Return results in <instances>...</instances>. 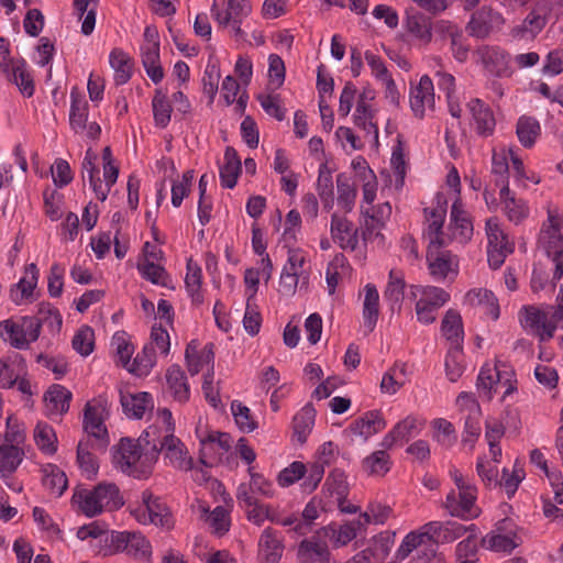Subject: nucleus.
<instances>
[{
  "label": "nucleus",
  "instance_id": "1",
  "mask_svg": "<svg viewBox=\"0 0 563 563\" xmlns=\"http://www.w3.org/2000/svg\"><path fill=\"white\" fill-rule=\"evenodd\" d=\"M474 528V525L467 528L455 521H430L402 539L396 558L402 561L416 551L420 563H428L435 556L439 543L453 542Z\"/></svg>",
  "mask_w": 563,
  "mask_h": 563
},
{
  "label": "nucleus",
  "instance_id": "2",
  "mask_svg": "<svg viewBox=\"0 0 563 563\" xmlns=\"http://www.w3.org/2000/svg\"><path fill=\"white\" fill-rule=\"evenodd\" d=\"M141 441L152 446L155 462L163 454L165 464L176 470L189 471L192 467V457L187 446L175 435V422L169 409L157 410L156 422L143 431Z\"/></svg>",
  "mask_w": 563,
  "mask_h": 563
},
{
  "label": "nucleus",
  "instance_id": "3",
  "mask_svg": "<svg viewBox=\"0 0 563 563\" xmlns=\"http://www.w3.org/2000/svg\"><path fill=\"white\" fill-rule=\"evenodd\" d=\"M122 505L120 490L112 483H100L91 489L77 487L71 497V507L89 518L119 509Z\"/></svg>",
  "mask_w": 563,
  "mask_h": 563
},
{
  "label": "nucleus",
  "instance_id": "4",
  "mask_svg": "<svg viewBox=\"0 0 563 563\" xmlns=\"http://www.w3.org/2000/svg\"><path fill=\"white\" fill-rule=\"evenodd\" d=\"M113 463L128 475L147 477L155 463V452H152V446L146 445L145 441H141V437L136 441L125 438L113 453Z\"/></svg>",
  "mask_w": 563,
  "mask_h": 563
},
{
  "label": "nucleus",
  "instance_id": "5",
  "mask_svg": "<svg viewBox=\"0 0 563 563\" xmlns=\"http://www.w3.org/2000/svg\"><path fill=\"white\" fill-rule=\"evenodd\" d=\"M408 298L416 301V314L419 322L431 324L437 311L450 300V294L435 286L410 285Z\"/></svg>",
  "mask_w": 563,
  "mask_h": 563
},
{
  "label": "nucleus",
  "instance_id": "6",
  "mask_svg": "<svg viewBox=\"0 0 563 563\" xmlns=\"http://www.w3.org/2000/svg\"><path fill=\"white\" fill-rule=\"evenodd\" d=\"M519 322L525 331L536 335L540 341H548L553 338L556 328L552 313V306H523L518 313Z\"/></svg>",
  "mask_w": 563,
  "mask_h": 563
},
{
  "label": "nucleus",
  "instance_id": "7",
  "mask_svg": "<svg viewBox=\"0 0 563 563\" xmlns=\"http://www.w3.org/2000/svg\"><path fill=\"white\" fill-rule=\"evenodd\" d=\"M512 376V372L508 371L506 366H504V369L498 365L490 366L486 364L482 366L476 382L478 396L483 400L489 401L500 387H505L503 393V399H505L516 389Z\"/></svg>",
  "mask_w": 563,
  "mask_h": 563
},
{
  "label": "nucleus",
  "instance_id": "8",
  "mask_svg": "<svg viewBox=\"0 0 563 563\" xmlns=\"http://www.w3.org/2000/svg\"><path fill=\"white\" fill-rule=\"evenodd\" d=\"M104 555L125 552L133 558L146 560L152 553L150 542L142 533L134 531H111L104 537Z\"/></svg>",
  "mask_w": 563,
  "mask_h": 563
},
{
  "label": "nucleus",
  "instance_id": "9",
  "mask_svg": "<svg viewBox=\"0 0 563 563\" xmlns=\"http://www.w3.org/2000/svg\"><path fill=\"white\" fill-rule=\"evenodd\" d=\"M108 416L107 404L102 399L88 401L84 411V430L87 439L96 442L92 444L97 449H106L109 444L108 430L104 420Z\"/></svg>",
  "mask_w": 563,
  "mask_h": 563
},
{
  "label": "nucleus",
  "instance_id": "10",
  "mask_svg": "<svg viewBox=\"0 0 563 563\" xmlns=\"http://www.w3.org/2000/svg\"><path fill=\"white\" fill-rule=\"evenodd\" d=\"M562 225L563 214L558 209H549L548 219L541 227L537 242L538 250L549 258H558L559 255H563Z\"/></svg>",
  "mask_w": 563,
  "mask_h": 563
},
{
  "label": "nucleus",
  "instance_id": "11",
  "mask_svg": "<svg viewBox=\"0 0 563 563\" xmlns=\"http://www.w3.org/2000/svg\"><path fill=\"white\" fill-rule=\"evenodd\" d=\"M487 261L493 269L499 268L506 257L514 252L515 245L501 229L495 217L486 220Z\"/></svg>",
  "mask_w": 563,
  "mask_h": 563
},
{
  "label": "nucleus",
  "instance_id": "12",
  "mask_svg": "<svg viewBox=\"0 0 563 563\" xmlns=\"http://www.w3.org/2000/svg\"><path fill=\"white\" fill-rule=\"evenodd\" d=\"M474 56L490 77L509 78L514 74L511 56L499 46L481 45Z\"/></svg>",
  "mask_w": 563,
  "mask_h": 563
},
{
  "label": "nucleus",
  "instance_id": "13",
  "mask_svg": "<svg viewBox=\"0 0 563 563\" xmlns=\"http://www.w3.org/2000/svg\"><path fill=\"white\" fill-rule=\"evenodd\" d=\"M132 515L142 525L151 523L163 528H170L173 525L168 508L148 490L142 493V504L132 510Z\"/></svg>",
  "mask_w": 563,
  "mask_h": 563
},
{
  "label": "nucleus",
  "instance_id": "14",
  "mask_svg": "<svg viewBox=\"0 0 563 563\" xmlns=\"http://www.w3.org/2000/svg\"><path fill=\"white\" fill-rule=\"evenodd\" d=\"M0 328H3L7 340L12 346L24 350L31 342L38 339L41 323L36 318L23 317L19 322L4 320L0 323Z\"/></svg>",
  "mask_w": 563,
  "mask_h": 563
},
{
  "label": "nucleus",
  "instance_id": "15",
  "mask_svg": "<svg viewBox=\"0 0 563 563\" xmlns=\"http://www.w3.org/2000/svg\"><path fill=\"white\" fill-rule=\"evenodd\" d=\"M444 246H428L427 262L429 273L437 282L446 278L453 280L459 274V260L451 251L442 250Z\"/></svg>",
  "mask_w": 563,
  "mask_h": 563
},
{
  "label": "nucleus",
  "instance_id": "16",
  "mask_svg": "<svg viewBox=\"0 0 563 563\" xmlns=\"http://www.w3.org/2000/svg\"><path fill=\"white\" fill-rule=\"evenodd\" d=\"M477 488L452 489L445 497L444 508L452 517L463 520H472L479 516V508L476 506Z\"/></svg>",
  "mask_w": 563,
  "mask_h": 563
},
{
  "label": "nucleus",
  "instance_id": "17",
  "mask_svg": "<svg viewBox=\"0 0 563 563\" xmlns=\"http://www.w3.org/2000/svg\"><path fill=\"white\" fill-rule=\"evenodd\" d=\"M505 22L506 20L500 12L483 5L472 13L466 30L471 36L483 40L492 32L499 31Z\"/></svg>",
  "mask_w": 563,
  "mask_h": 563
},
{
  "label": "nucleus",
  "instance_id": "18",
  "mask_svg": "<svg viewBox=\"0 0 563 563\" xmlns=\"http://www.w3.org/2000/svg\"><path fill=\"white\" fill-rule=\"evenodd\" d=\"M445 217V205L438 203L437 207L424 209L423 238L428 241V246H448L450 244L448 231L443 230Z\"/></svg>",
  "mask_w": 563,
  "mask_h": 563
},
{
  "label": "nucleus",
  "instance_id": "19",
  "mask_svg": "<svg viewBox=\"0 0 563 563\" xmlns=\"http://www.w3.org/2000/svg\"><path fill=\"white\" fill-rule=\"evenodd\" d=\"M40 278L37 266L32 263L25 267L20 280L10 287L9 297L16 306L34 302L37 299L36 287Z\"/></svg>",
  "mask_w": 563,
  "mask_h": 563
},
{
  "label": "nucleus",
  "instance_id": "20",
  "mask_svg": "<svg viewBox=\"0 0 563 563\" xmlns=\"http://www.w3.org/2000/svg\"><path fill=\"white\" fill-rule=\"evenodd\" d=\"M410 108L417 118H423L428 110L434 109V86L428 75H423L409 93Z\"/></svg>",
  "mask_w": 563,
  "mask_h": 563
},
{
  "label": "nucleus",
  "instance_id": "21",
  "mask_svg": "<svg viewBox=\"0 0 563 563\" xmlns=\"http://www.w3.org/2000/svg\"><path fill=\"white\" fill-rule=\"evenodd\" d=\"M249 0H222V4L213 1L211 14L220 26H228L230 22H243L251 13Z\"/></svg>",
  "mask_w": 563,
  "mask_h": 563
},
{
  "label": "nucleus",
  "instance_id": "22",
  "mask_svg": "<svg viewBox=\"0 0 563 563\" xmlns=\"http://www.w3.org/2000/svg\"><path fill=\"white\" fill-rule=\"evenodd\" d=\"M467 110L471 113V124L476 134L482 137L493 135L496 126V120L490 107L483 100L473 98L467 102Z\"/></svg>",
  "mask_w": 563,
  "mask_h": 563
},
{
  "label": "nucleus",
  "instance_id": "23",
  "mask_svg": "<svg viewBox=\"0 0 563 563\" xmlns=\"http://www.w3.org/2000/svg\"><path fill=\"white\" fill-rule=\"evenodd\" d=\"M297 555L301 563H328L330 552L321 529L300 542Z\"/></svg>",
  "mask_w": 563,
  "mask_h": 563
},
{
  "label": "nucleus",
  "instance_id": "24",
  "mask_svg": "<svg viewBox=\"0 0 563 563\" xmlns=\"http://www.w3.org/2000/svg\"><path fill=\"white\" fill-rule=\"evenodd\" d=\"M450 243H466L473 235V224L460 200H455L451 208L450 224L448 228Z\"/></svg>",
  "mask_w": 563,
  "mask_h": 563
},
{
  "label": "nucleus",
  "instance_id": "25",
  "mask_svg": "<svg viewBox=\"0 0 563 563\" xmlns=\"http://www.w3.org/2000/svg\"><path fill=\"white\" fill-rule=\"evenodd\" d=\"M499 199L501 203V210L507 219L519 224L529 216V207L526 200L518 198L514 191L509 188V183L503 180V187L499 189Z\"/></svg>",
  "mask_w": 563,
  "mask_h": 563
},
{
  "label": "nucleus",
  "instance_id": "26",
  "mask_svg": "<svg viewBox=\"0 0 563 563\" xmlns=\"http://www.w3.org/2000/svg\"><path fill=\"white\" fill-rule=\"evenodd\" d=\"M331 235L333 241L344 251H354L358 245L357 229L344 216L332 214Z\"/></svg>",
  "mask_w": 563,
  "mask_h": 563
},
{
  "label": "nucleus",
  "instance_id": "27",
  "mask_svg": "<svg viewBox=\"0 0 563 563\" xmlns=\"http://www.w3.org/2000/svg\"><path fill=\"white\" fill-rule=\"evenodd\" d=\"M185 358L187 369L191 376L197 375L205 366H213L214 363V345L213 343L206 344L199 349L197 340H191L186 347Z\"/></svg>",
  "mask_w": 563,
  "mask_h": 563
},
{
  "label": "nucleus",
  "instance_id": "28",
  "mask_svg": "<svg viewBox=\"0 0 563 563\" xmlns=\"http://www.w3.org/2000/svg\"><path fill=\"white\" fill-rule=\"evenodd\" d=\"M422 429V423L413 416H408L398 423L384 437L380 445L385 449H391L397 444L408 442L411 438L417 437Z\"/></svg>",
  "mask_w": 563,
  "mask_h": 563
},
{
  "label": "nucleus",
  "instance_id": "29",
  "mask_svg": "<svg viewBox=\"0 0 563 563\" xmlns=\"http://www.w3.org/2000/svg\"><path fill=\"white\" fill-rule=\"evenodd\" d=\"M404 29L411 41L419 45L426 46L432 41V21L420 12L407 13Z\"/></svg>",
  "mask_w": 563,
  "mask_h": 563
},
{
  "label": "nucleus",
  "instance_id": "30",
  "mask_svg": "<svg viewBox=\"0 0 563 563\" xmlns=\"http://www.w3.org/2000/svg\"><path fill=\"white\" fill-rule=\"evenodd\" d=\"M284 545L278 532L271 527L263 530L258 539V560L261 563H278Z\"/></svg>",
  "mask_w": 563,
  "mask_h": 563
},
{
  "label": "nucleus",
  "instance_id": "31",
  "mask_svg": "<svg viewBox=\"0 0 563 563\" xmlns=\"http://www.w3.org/2000/svg\"><path fill=\"white\" fill-rule=\"evenodd\" d=\"M324 488L335 498L338 507L342 512L355 514L356 507L346 505V497L349 494V485L346 476L341 470H333L327 477Z\"/></svg>",
  "mask_w": 563,
  "mask_h": 563
},
{
  "label": "nucleus",
  "instance_id": "32",
  "mask_svg": "<svg viewBox=\"0 0 563 563\" xmlns=\"http://www.w3.org/2000/svg\"><path fill=\"white\" fill-rule=\"evenodd\" d=\"M71 393L62 385H53L45 393L46 413L51 419L62 417L69 409Z\"/></svg>",
  "mask_w": 563,
  "mask_h": 563
},
{
  "label": "nucleus",
  "instance_id": "33",
  "mask_svg": "<svg viewBox=\"0 0 563 563\" xmlns=\"http://www.w3.org/2000/svg\"><path fill=\"white\" fill-rule=\"evenodd\" d=\"M386 424L387 423L379 411L371 410L353 421L350 426V430L354 435L367 440L372 435L385 429Z\"/></svg>",
  "mask_w": 563,
  "mask_h": 563
},
{
  "label": "nucleus",
  "instance_id": "34",
  "mask_svg": "<svg viewBox=\"0 0 563 563\" xmlns=\"http://www.w3.org/2000/svg\"><path fill=\"white\" fill-rule=\"evenodd\" d=\"M363 329L368 334L374 331L379 316V294L377 288L367 284L364 288Z\"/></svg>",
  "mask_w": 563,
  "mask_h": 563
},
{
  "label": "nucleus",
  "instance_id": "35",
  "mask_svg": "<svg viewBox=\"0 0 563 563\" xmlns=\"http://www.w3.org/2000/svg\"><path fill=\"white\" fill-rule=\"evenodd\" d=\"M121 405L124 413L130 418L141 419L147 410L153 409L152 395L145 391L121 394Z\"/></svg>",
  "mask_w": 563,
  "mask_h": 563
},
{
  "label": "nucleus",
  "instance_id": "36",
  "mask_svg": "<svg viewBox=\"0 0 563 563\" xmlns=\"http://www.w3.org/2000/svg\"><path fill=\"white\" fill-rule=\"evenodd\" d=\"M88 115L89 106L87 100L76 89H71L69 125L75 133H84L87 128Z\"/></svg>",
  "mask_w": 563,
  "mask_h": 563
},
{
  "label": "nucleus",
  "instance_id": "37",
  "mask_svg": "<svg viewBox=\"0 0 563 563\" xmlns=\"http://www.w3.org/2000/svg\"><path fill=\"white\" fill-rule=\"evenodd\" d=\"M223 159L224 163L220 166V183L222 187L232 189L242 170L241 159L231 146L225 148Z\"/></svg>",
  "mask_w": 563,
  "mask_h": 563
},
{
  "label": "nucleus",
  "instance_id": "38",
  "mask_svg": "<svg viewBox=\"0 0 563 563\" xmlns=\"http://www.w3.org/2000/svg\"><path fill=\"white\" fill-rule=\"evenodd\" d=\"M390 551L389 536L379 534L374 542L373 547L356 553L346 563H380Z\"/></svg>",
  "mask_w": 563,
  "mask_h": 563
},
{
  "label": "nucleus",
  "instance_id": "39",
  "mask_svg": "<svg viewBox=\"0 0 563 563\" xmlns=\"http://www.w3.org/2000/svg\"><path fill=\"white\" fill-rule=\"evenodd\" d=\"M442 335L450 342V346H463L464 329L459 311L449 309L441 322Z\"/></svg>",
  "mask_w": 563,
  "mask_h": 563
},
{
  "label": "nucleus",
  "instance_id": "40",
  "mask_svg": "<svg viewBox=\"0 0 563 563\" xmlns=\"http://www.w3.org/2000/svg\"><path fill=\"white\" fill-rule=\"evenodd\" d=\"M361 213L365 217L364 238L375 230L382 229L391 214V206L389 202L380 203L376 207H366L361 205Z\"/></svg>",
  "mask_w": 563,
  "mask_h": 563
},
{
  "label": "nucleus",
  "instance_id": "41",
  "mask_svg": "<svg viewBox=\"0 0 563 563\" xmlns=\"http://www.w3.org/2000/svg\"><path fill=\"white\" fill-rule=\"evenodd\" d=\"M358 525V522L331 523L323 527L321 531L327 541H330L334 548H341L356 538Z\"/></svg>",
  "mask_w": 563,
  "mask_h": 563
},
{
  "label": "nucleus",
  "instance_id": "42",
  "mask_svg": "<svg viewBox=\"0 0 563 563\" xmlns=\"http://www.w3.org/2000/svg\"><path fill=\"white\" fill-rule=\"evenodd\" d=\"M516 134L525 148H531L541 136L540 122L532 115L523 114L517 120Z\"/></svg>",
  "mask_w": 563,
  "mask_h": 563
},
{
  "label": "nucleus",
  "instance_id": "43",
  "mask_svg": "<svg viewBox=\"0 0 563 563\" xmlns=\"http://www.w3.org/2000/svg\"><path fill=\"white\" fill-rule=\"evenodd\" d=\"M7 78L16 85L24 97L30 98L33 96L34 81L24 59H16L10 66V76H7Z\"/></svg>",
  "mask_w": 563,
  "mask_h": 563
},
{
  "label": "nucleus",
  "instance_id": "44",
  "mask_svg": "<svg viewBox=\"0 0 563 563\" xmlns=\"http://www.w3.org/2000/svg\"><path fill=\"white\" fill-rule=\"evenodd\" d=\"M166 382L175 400L185 402L189 399L190 388L185 372L179 365H172L166 372Z\"/></svg>",
  "mask_w": 563,
  "mask_h": 563
},
{
  "label": "nucleus",
  "instance_id": "45",
  "mask_svg": "<svg viewBox=\"0 0 563 563\" xmlns=\"http://www.w3.org/2000/svg\"><path fill=\"white\" fill-rule=\"evenodd\" d=\"M406 282L405 275L399 269H391L388 275V282L384 296L390 302L391 309H400L405 299Z\"/></svg>",
  "mask_w": 563,
  "mask_h": 563
},
{
  "label": "nucleus",
  "instance_id": "46",
  "mask_svg": "<svg viewBox=\"0 0 563 563\" xmlns=\"http://www.w3.org/2000/svg\"><path fill=\"white\" fill-rule=\"evenodd\" d=\"M109 63L114 70L115 85L126 84L132 76L133 69V62L129 55L120 48H114L109 55Z\"/></svg>",
  "mask_w": 563,
  "mask_h": 563
},
{
  "label": "nucleus",
  "instance_id": "47",
  "mask_svg": "<svg viewBox=\"0 0 563 563\" xmlns=\"http://www.w3.org/2000/svg\"><path fill=\"white\" fill-rule=\"evenodd\" d=\"M24 452L16 445H0V475L9 477L13 474L23 461Z\"/></svg>",
  "mask_w": 563,
  "mask_h": 563
},
{
  "label": "nucleus",
  "instance_id": "48",
  "mask_svg": "<svg viewBox=\"0 0 563 563\" xmlns=\"http://www.w3.org/2000/svg\"><path fill=\"white\" fill-rule=\"evenodd\" d=\"M92 444L96 442L90 439H85L79 441L77 446V462L81 471L87 475V477H91L96 475L99 465L96 456L91 453L90 450L102 451L103 449L93 448Z\"/></svg>",
  "mask_w": 563,
  "mask_h": 563
},
{
  "label": "nucleus",
  "instance_id": "49",
  "mask_svg": "<svg viewBox=\"0 0 563 563\" xmlns=\"http://www.w3.org/2000/svg\"><path fill=\"white\" fill-rule=\"evenodd\" d=\"M24 375V366L16 356L0 360V387L11 388L20 376Z\"/></svg>",
  "mask_w": 563,
  "mask_h": 563
},
{
  "label": "nucleus",
  "instance_id": "50",
  "mask_svg": "<svg viewBox=\"0 0 563 563\" xmlns=\"http://www.w3.org/2000/svg\"><path fill=\"white\" fill-rule=\"evenodd\" d=\"M465 301L472 306H485L493 319L499 317V306L493 291L487 289H471L465 295Z\"/></svg>",
  "mask_w": 563,
  "mask_h": 563
},
{
  "label": "nucleus",
  "instance_id": "51",
  "mask_svg": "<svg viewBox=\"0 0 563 563\" xmlns=\"http://www.w3.org/2000/svg\"><path fill=\"white\" fill-rule=\"evenodd\" d=\"M338 206L344 212H351L355 205L356 188L345 174L336 176Z\"/></svg>",
  "mask_w": 563,
  "mask_h": 563
},
{
  "label": "nucleus",
  "instance_id": "52",
  "mask_svg": "<svg viewBox=\"0 0 563 563\" xmlns=\"http://www.w3.org/2000/svg\"><path fill=\"white\" fill-rule=\"evenodd\" d=\"M153 115L156 126L166 128L172 118V106L167 93L163 89H156L152 100Z\"/></svg>",
  "mask_w": 563,
  "mask_h": 563
},
{
  "label": "nucleus",
  "instance_id": "53",
  "mask_svg": "<svg viewBox=\"0 0 563 563\" xmlns=\"http://www.w3.org/2000/svg\"><path fill=\"white\" fill-rule=\"evenodd\" d=\"M386 450L383 448L363 460V468L368 475L384 476L390 470V456Z\"/></svg>",
  "mask_w": 563,
  "mask_h": 563
},
{
  "label": "nucleus",
  "instance_id": "54",
  "mask_svg": "<svg viewBox=\"0 0 563 563\" xmlns=\"http://www.w3.org/2000/svg\"><path fill=\"white\" fill-rule=\"evenodd\" d=\"M156 353L153 346L145 344L143 350L136 354L128 369L136 376H146L156 364Z\"/></svg>",
  "mask_w": 563,
  "mask_h": 563
},
{
  "label": "nucleus",
  "instance_id": "55",
  "mask_svg": "<svg viewBox=\"0 0 563 563\" xmlns=\"http://www.w3.org/2000/svg\"><path fill=\"white\" fill-rule=\"evenodd\" d=\"M314 424L313 409L305 407L292 419L294 437L303 443Z\"/></svg>",
  "mask_w": 563,
  "mask_h": 563
},
{
  "label": "nucleus",
  "instance_id": "56",
  "mask_svg": "<svg viewBox=\"0 0 563 563\" xmlns=\"http://www.w3.org/2000/svg\"><path fill=\"white\" fill-rule=\"evenodd\" d=\"M43 484L52 494L60 496L67 488L66 474L56 465L48 464L44 467Z\"/></svg>",
  "mask_w": 563,
  "mask_h": 563
},
{
  "label": "nucleus",
  "instance_id": "57",
  "mask_svg": "<svg viewBox=\"0 0 563 563\" xmlns=\"http://www.w3.org/2000/svg\"><path fill=\"white\" fill-rule=\"evenodd\" d=\"M434 429L433 439L443 448L450 449L457 441V434L453 424L444 418H437L432 421Z\"/></svg>",
  "mask_w": 563,
  "mask_h": 563
},
{
  "label": "nucleus",
  "instance_id": "58",
  "mask_svg": "<svg viewBox=\"0 0 563 563\" xmlns=\"http://www.w3.org/2000/svg\"><path fill=\"white\" fill-rule=\"evenodd\" d=\"M34 440L38 449L47 454L56 451V434L54 429L46 422H38L34 429Z\"/></svg>",
  "mask_w": 563,
  "mask_h": 563
},
{
  "label": "nucleus",
  "instance_id": "59",
  "mask_svg": "<svg viewBox=\"0 0 563 563\" xmlns=\"http://www.w3.org/2000/svg\"><path fill=\"white\" fill-rule=\"evenodd\" d=\"M44 213L52 221H57L63 216L64 195L56 189L47 187L43 191Z\"/></svg>",
  "mask_w": 563,
  "mask_h": 563
},
{
  "label": "nucleus",
  "instance_id": "60",
  "mask_svg": "<svg viewBox=\"0 0 563 563\" xmlns=\"http://www.w3.org/2000/svg\"><path fill=\"white\" fill-rule=\"evenodd\" d=\"M464 373L463 346H450L445 355V374L451 382H456Z\"/></svg>",
  "mask_w": 563,
  "mask_h": 563
},
{
  "label": "nucleus",
  "instance_id": "61",
  "mask_svg": "<svg viewBox=\"0 0 563 563\" xmlns=\"http://www.w3.org/2000/svg\"><path fill=\"white\" fill-rule=\"evenodd\" d=\"M231 412L241 431L250 433L257 428V422L253 418L250 408L241 401L233 400L231 402Z\"/></svg>",
  "mask_w": 563,
  "mask_h": 563
},
{
  "label": "nucleus",
  "instance_id": "62",
  "mask_svg": "<svg viewBox=\"0 0 563 563\" xmlns=\"http://www.w3.org/2000/svg\"><path fill=\"white\" fill-rule=\"evenodd\" d=\"M243 509L247 520L258 527L266 520L271 522H273V520H277L274 517L275 509L268 504L258 501V499L254 501L252 506H246Z\"/></svg>",
  "mask_w": 563,
  "mask_h": 563
},
{
  "label": "nucleus",
  "instance_id": "63",
  "mask_svg": "<svg viewBox=\"0 0 563 563\" xmlns=\"http://www.w3.org/2000/svg\"><path fill=\"white\" fill-rule=\"evenodd\" d=\"M486 542L488 548L496 552L509 553L521 543V539L516 532L510 531L508 533L493 534Z\"/></svg>",
  "mask_w": 563,
  "mask_h": 563
},
{
  "label": "nucleus",
  "instance_id": "64",
  "mask_svg": "<svg viewBox=\"0 0 563 563\" xmlns=\"http://www.w3.org/2000/svg\"><path fill=\"white\" fill-rule=\"evenodd\" d=\"M111 346L114 349L119 362L128 368L134 353V346L129 342L126 333L115 332L111 340Z\"/></svg>",
  "mask_w": 563,
  "mask_h": 563
}]
</instances>
